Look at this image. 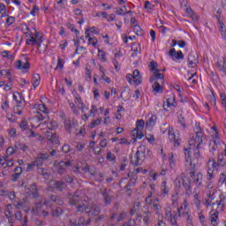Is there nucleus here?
Masks as SVG:
<instances>
[{
	"mask_svg": "<svg viewBox=\"0 0 226 226\" xmlns=\"http://www.w3.org/2000/svg\"><path fill=\"white\" fill-rule=\"evenodd\" d=\"M216 19L219 22V30L221 31L222 37L226 41V27L223 22H222V19H220V16L216 15Z\"/></svg>",
	"mask_w": 226,
	"mask_h": 226,
	"instance_id": "24",
	"label": "nucleus"
},
{
	"mask_svg": "<svg viewBox=\"0 0 226 226\" xmlns=\"http://www.w3.org/2000/svg\"><path fill=\"white\" fill-rule=\"evenodd\" d=\"M196 135H191L189 138V146L184 148V154L185 156V165L189 169H195L199 164V158H200V151L199 147L202 144L204 134L200 132V127L197 126Z\"/></svg>",
	"mask_w": 226,
	"mask_h": 226,
	"instance_id": "1",
	"label": "nucleus"
},
{
	"mask_svg": "<svg viewBox=\"0 0 226 226\" xmlns=\"http://www.w3.org/2000/svg\"><path fill=\"white\" fill-rule=\"evenodd\" d=\"M177 215L179 217L185 216L187 222V226H192V216L190 215V212L188 210V202L186 200L181 205V207L177 209Z\"/></svg>",
	"mask_w": 226,
	"mask_h": 226,
	"instance_id": "10",
	"label": "nucleus"
},
{
	"mask_svg": "<svg viewBox=\"0 0 226 226\" xmlns=\"http://www.w3.org/2000/svg\"><path fill=\"white\" fill-rule=\"evenodd\" d=\"M19 128H21L23 132H25V130H27V121L26 120L21 121L19 124Z\"/></svg>",
	"mask_w": 226,
	"mask_h": 226,
	"instance_id": "61",
	"label": "nucleus"
},
{
	"mask_svg": "<svg viewBox=\"0 0 226 226\" xmlns=\"http://www.w3.org/2000/svg\"><path fill=\"white\" fill-rule=\"evenodd\" d=\"M16 151L13 147H8L6 150V155L5 156H11L12 154H15Z\"/></svg>",
	"mask_w": 226,
	"mask_h": 226,
	"instance_id": "62",
	"label": "nucleus"
},
{
	"mask_svg": "<svg viewBox=\"0 0 226 226\" xmlns=\"http://www.w3.org/2000/svg\"><path fill=\"white\" fill-rule=\"evenodd\" d=\"M151 215V212L149 211H145L143 213L142 218L145 225H149L151 223V221L149 220V215Z\"/></svg>",
	"mask_w": 226,
	"mask_h": 226,
	"instance_id": "33",
	"label": "nucleus"
},
{
	"mask_svg": "<svg viewBox=\"0 0 226 226\" xmlns=\"http://www.w3.org/2000/svg\"><path fill=\"white\" fill-rule=\"evenodd\" d=\"M75 103L79 107V109H82L84 106L82 105V100L80 99V96L75 95Z\"/></svg>",
	"mask_w": 226,
	"mask_h": 226,
	"instance_id": "55",
	"label": "nucleus"
},
{
	"mask_svg": "<svg viewBox=\"0 0 226 226\" xmlns=\"http://www.w3.org/2000/svg\"><path fill=\"white\" fill-rule=\"evenodd\" d=\"M166 218L170 221L171 226H177V221H176V216L172 215V208L170 207L166 208Z\"/></svg>",
	"mask_w": 226,
	"mask_h": 226,
	"instance_id": "20",
	"label": "nucleus"
},
{
	"mask_svg": "<svg viewBox=\"0 0 226 226\" xmlns=\"http://www.w3.org/2000/svg\"><path fill=\"white\" fill-rule=\"evenodd\" d=\"M77 128H79V122H77V120H66L65 121V130H67V132L69 133H72V132H73V130H75V132H77Z\"/></svg>",
	"mask_w": 226,
	"mask_h": 226,
	"instance_id": "16",
	"label": "nucleus"
},
{
	"mask_svg": "<svg viewBox=\"0 0 226 226\" xmlns=\"http://www.w3.org/2000/svg\"><path fill=\"white\" fill-rule=\"evenodd\" d=\"M26 202H27L26 198H24L23 200H20L19 201H18L17 204H15L16 209H22V207L26 206Z\"/></svg>",
	"mask_w": 226,
	"mask_h": 226,
	"instance_id": "38",
	"label": "nucleus"
},
{
	"mask_svg": "<svg viewBox=\"0 0 226 226\" xmlns=\"http://www.w3.org/2000/svg\"><path fill=\"white\" fill-rule=\"evenodd\" d=\"M176 97L174 94H170L166 102L163 103V109L165 112H176L177 109Z\"/></svg>",
	"mask_w": 226,
	"mask_h": 226,
	"instance_id": "11",
	"label": "nucleus"
},
{
	"mask_svg": "<svg viewBox=\"0 0 226 226\" xmlns=\"http://www.w3.org/2000/svg\"><path fill=\"white\" fill-rule=\"evenodd\" d=\"M40 82H41L40 74H34L32 79V86L34 89H36V87L40 86Z\"/></svg>",
	"mask_w": 226,
	"mask_h": 226,
	"instance_id": "30",
	"label": "nucleus"
},
{
	"mask_svg": "<svg viewBox=\"0 0 226 226\" xmlns=\"http://www.w3.org/2000/svg\"><path fill=\"white\" fill-rule=\"evenodd\" d=\"M91 222V219H88V221L86 222V220L84 218H80L78 222V224L75 222H72L71 226H89V223Z\"/></svg>",
	"mask_w": 226,
	"mask_h": 226,
	"instance_id": "31",
	"label": "nucleus"
},
{
	"mask_svg": "<svg viewBox=\"0 0 226 226\" xmlns=\"http://www.w3.org/2000/svg\"><path fill=\"white\" fill-rule=\"evenodd\" d=\"M8 133H9L10 137L15 138V137H17V129L12 127L8 130Z\"/></svg>",
	"mask_w": 226,
	"mask_h": 226,
	"instance_id": "57",
	"label": "nucleus"
},
{
	"mask_svg": "<svg viewBox=\"0 0 226 226\" xmlns=\"http://www.w3.org/2000/svg\"><path fill=\"white\" fill-rule=\"evenodd\" d=\"M26 192L27 195H31L34 199L38 197V189L36 188L35 185L30 186V188L26 189Z\"/></svg>",
	"mask_w": 226,
	"mask_h": 226,
	"instance_id": "26",
	"label": "nucleus"
},
{
	"mask_svg": "<svg viewBox=\"0 0 226 226\" xmlns=\"http://www.w3.org/2000/svg\"><path fill=\"white\" fill-rule=\"evenodd\" d=\"M197 63H199L198 57L190 55L188 57L189 68H195V66H197Z\"/></svg>",
	"mask_w": 226,
	"mask_h": 226,
	"instance_id": "28",
	"label": "nucleus"
},
{
	"mask_svg": "<svg viewBox=\"0 0 226 226\" xmlns=\"http://www.w3.org/2000/svg\"><path fill=\"white\" fill-rule=\"evenodd\" d=\"M11 209H13V207L11 204H8L4 212L6 218H10V216H11Z\"/></svg>",
	"mask_w": 226,
	"mask_h": 226,
	"instance_id": "47",
	"label": "nucleus"
},
{
	"mask_svg": "<svg viewBox=\"0 0 226 226\" xmlns=\"http://www.w3.org/2000/svg\"><path fill=\"white\" fill-rule=\"evenodd\" d=\"M169 162L170 167H174L176 165V159L174 158L173 153L169 154Z\"/></svg>",
	"mask_w": 226,
	"mask_h": 226,
	"instance_id": "50",
	"label": "nucleus"
},
{
	"mask_svg": "<svg viewBox=\"0 0 226 226\" xmlns=\"http://www.w3.org/2000/svg\"><path fill=\"white\" fill-rule=\"evenodd\" d=\"M1 56L3 57H4V59H9V60H13L15 59V56H13V55L11 54V52L10 51H3L1 53Z\"/></svg>",
	"mask_w": 226,
	"mask_h": 226,
	"instance_id": "36",
	"label": "nucleus"
},
{
	"mask_svg": "<svg viewBox=\"0 0 226 226\" xmlns=\"http://www.w3.org/2000/svg\"><path fill=\"white\" fill-rule=\"evenodd\" d=\"M150 69L154 74L150 79L151 82H153V80H163V74L160 73V70H158V64L156 62L150 63Z\"/></svg>",
	"mask_w": 226,
	"mask_h": 226,
	"instance_id": "14",
	"label": "nucleus"
},
{
	"mask_svg": "<svg viewBox=\"0 0 226 226\" xmlns=\"http://www.w3.org/2000/svg\"><path fill=\"white\" fill-rule=\"evenodd\" d=\"M34 110H36L37 114H41V113L45 114V113L49 112L47 106H45V104H43V102L35 103L34 105Z\"/></svg>",
	"mask_w": 226,
	"mask_h": 226,
	"instance_id": "22",
	"label": "nucleus"
},
{
	"mask_svg": "<svg viewBox=\"0 0 226 226\" xmlns=\"http://www.w3.org/2000/svg\"><path fill=\"white\" fill-rule=\"evenodd\" d=\"M26 133H27V137H39L40 140H43V138L41 137V135L37 134L34 131H29Z\"/></svg>",
	"mask_w": 226,
	"mask_h": 226,
	"instance_id": "51",
	"label": "nucleus"
},
{
	"mask_svg": "<svg viewBox=\"0 0 226 226\" xmlns=\"http://www.w3.org/2000/svg\"><path fill=\"white\" fill-rule=\"evenodd\" d=\"M154 210L155 211L156 215H160L162 211V207L156 203L153 204Z\"/></svg>",
	"mask_w": 226,
	"mask_h": 226,
	"instance_id": "59",
	"label": "nucleus"
},
{
	"mask_svg": "<svg viewBox=\"0 0 226 226\" xmlns=\"http://www.w3.org/2000/svg\"><path fill=\"white\" fill-rule=\"evenodd\" d=\"M97 57L102 61V63H107V53L105 51L98 49V54Z\"/></svg>",
	"mask_w": 226,
	"mask_h": 226,
	"instance_id": "32",
	"label": "nucleus"
},
{
	"mask_svg": "<svg viewBox=\"0 0 226 226\" xmlns=\"http://www.w3.org/2000/svg\"><path fill=\"white\" fill-rule=\"evenodd\" d=\"M215 189H210L207 194V200H205L204 205L207 209H211L210 212V222L212 226H218L216 220H218V211H223L225 203L222 197L215 194Z\"/></svg>",
	"mask_w": 226,
	"mask_h": 226,
	"instance_id": "2",
	"label": "nucleus"
},
{
	"mask_svg": "<svg viewBox=\"0 0 226 226\" xmlns=\"http://www.w3.org/2000/svg\"><path fill=\"white\" fill-rule=\"evenodd\" d=\"M77 49H76V54H79L80 56H84L85 54H87V49L86 48L79 46V41H74Z\"/></svg>",
	"mask_w": 226,
	"mask_h": 226,
	"instance_id": "29",
	"label": "nucleus"
},
{
	"mask_svg": "<svg viewBox=\"0 0 226 226\" xmlns=\"http://www.w3.org/2000/svg\"><path fill=\"white\" fill-rule=\"evenodd\" d=\"M183 1L184 2H181V6L185 7L184 10H185V11H186L188 17H190V19H192V20L194 22H197V20H199V16L193 12L192 8L186 7V2H185V0H183Z\"/></svg>",
	"mask_w": 226,
	"mask_h": 226,
	"instance_id": "19",
	"label": "nucleus"
},
{
	"mask_svg": "<svg viewBox=\"0 0 226 226\" xmlns=\"http://www.w3.org/2000/svg\"><path fill=\"white\" fill-rule=\"evenodd\" d=\"M169 139L174 143L175 147L181 146V139H179V132H174V128L170 127L168 131Z\"/></svg>",
	"mask_w": 226,
	"mask_h": 226,
	"instance_id": "13",
	"label": "nucleus"
},
{
	"mask_svg": "<svg viewBox=\"0 0 226 226\" xmlns=\"http://www.w3.org/2000/svg\"><path fill=\"white\" fill-rule=\"evenodd\" d=\"M0 87H4V91H11L13 85L11 82L5 84L4 81H0Z\"/></svg>",
	"mask_w": 226,
	"mask_h": 226,
	"instance_id": "34",
	"label": "nucleus"
},
{
	"mask_svg": "<svg viewBox=\"0 0 226 226\" xmlns=\"http://www.w3.org/2000/svg\"><path fill=\"white\" fill-rule=\"evenodd\" d=\"M139 207H140V201L139 200H136L134 202L133 208L131 209V215L132 216H133V215H135V213H137V211L139 210Z\"/></svg>",
	"mask_w": 226,
	"mask_h": 226,
	"instance_id": "37",
	"label": "nucleus"
},
{
	"mask_svg": "<svg viewBox=\"0 0 226 226\" xmlns=\"http://www.w3.org/2000/svg\"><path fill=\"white\" fill-rule=\"evenodd\" d=\"M169 56L173 59V61H179V59H185V55H183V51H177L174 48L170 50Z\"/></svg>",
	"mask_w": 226,
	"mask_h": 226,
	"instance_id": "17",
	"label": "nucleus"
},
{
	"mask_svg": "<svg viewBox=\"0 0 226 226\" xmlns=\"http://www.w3.org/2000/svg\"><path fill=\"white\" fill-rule=\"evenodd\" d=\"M14 68L21 72V73H28L31 68V64L27 61V56H22L19 60L14 63Z\"/></svg>",
	"mask_w": 226,
	"mask_h": 226,
	"instance_id": "9",
	"label": "nucleus"
},
{
	"mask_svg": "<svg viewBox=\"0 0 226 226\" xmlns=\"http://www.w3.org/2000/svg\"><path fill=\"white\" fill-rule=\"evenodd\" d=\"M145 137H146L147 142H149L150 144L154 143L155 139L153 134L147 132V133H145Z\"/></svg>",
	"mask_w": 226,
	"mask_h": 226,
	"instance_id": "48",
	"label": "nucleus"
},
{
	"mask_svg": "<svg viewBox=\"0 0 226 226\" xmlns=\"http://www.w3.org/2000/svg\"><path fill=\"white\" fill-rule=\"evenodd\" d=\"M39 121H41V123H47L49 121V115H43L40 114L38 117Z\"/></svg>",
	"mask_w": 226,
	"mask_h": 226,
	"instance_id": "54",
	"label": "nucleus"
},
{
	"mask_svg": "<svg viewBox=\"0 0 226 226\" xmlns=\"http://www.w3.org/2000/svg\"><path fill=\"white\" fill-rule=\"evenodd\" d=\"M26 34V45H33L37 47L40 52H45L47 50V44L43 42V35L33 28L31 32H25Z\"/></svg>",
	"mask_w": 226,
	"mask_h": 226,
	"instance_id": "4",
	"label": "nucleus"
},
{
	"mask_svg": "<svg viewBox=\"0 0 226 226\" xmlns=\"http://www.w3.org/2000/svg\"><path fill=\"white\" fill-rule=\"evenodd\" d=\"M66 26L68 27V29H70L72 33H74L76 34V36H79V30H77V28H75V26L72 25L71 23H67Z\"/></svg>",
	"mask_w": 226,
	"mask_h": 226,
	"instance_id": "49",
	"label": "nucleus"
},
{
	"mask_svg": "<svg viewBox=\"0 0 226 226\" xmlns=\"http://www.w3.org/2000/svg\"><path fill=\"white\" fill-rule=\"evenodd\" d=\"M156 115H153L150 118H149V120H148V124L150 125V126H153V124H154V123H156Z\"/></svg>",
	"mask_w": 226,
	"mask_h": 226,
	"instance_id": "64",
	"label": "nucleus"
},
{
	"mask_svg": "<svg viewBox=\"0 0 226 226\" xmlns=\"http://www.w3.org/2000/svg\"><path fill=\"white\" fill-rule=\"evenodd\" d=\"M146 160V147L139 146L135 153L131 154V163L132 165H142Z\"/></svg>",
	"mask_w": 226,
	"mask_h": 226,
	"instance_id": "6",
	"label": "nucleus"
},
{
	"mask_svg": "<svg viewBox=\"0 0 226 226\" xmlns=\"http://www.w3.org/2000/svg\"><path fill=\"white\" fill-rule=\"evenodd\" d=\"M153 90L154 91V93H162L163 91V87L160 86V83H158L157 81L155 83H154L153 85Z\"/></svg>",
	"mask_w": 226,
	"mask_h": 226,
	"instance_id": "39",
	"label": "nucleus"
},
{
	"mask_svg": "<svg viewBox=\"0 0 226 226\" xmlns=\"http://www.w3.org/2000/svg\"><path fill=\"white\" fill-rule=\"evenodd\" d=\"M94 16L99 17V18L102 17V19H106L107 12H105V11H96V12L94 13Z\"/></svg>",
	"mask_w": 226,
	"mask_h": 226,
	"instance_id": "58",
	"label": "nucleus"
},
{
	"mask_svg": "<svg viewBox=\"0 0 226 226\" xmlns=\"http://www.w3.org/2000/svg\"><path fill=\"white\" fill-rule=\"evenodd\" d=\"M133 30L135 31L136 34H142V29L140 28V26L139 25H134Z\"/></svg>",
	"mask_w": 226,
	"mask_h": 226,
	"instance_id": "63",
	"label": "nucleus"
},
{
	"mask_svg": "<svg viewBox=\"0 0 226 226\" xmlns=\"http://www.w3.org/2000/svg\"><path fill=\"white\" fill-rule=\"evenodd\" d=\"M202 181V173H198L195 175V173L191 172L187 175V178L183 179V183L185 185V188L187 190V193L190 194V183H196L199 185Z\"/></svg>",
	"mask_w": 226,
	"mask_h": 226,
	"instance_id": "8",
	"label": "nucleus"
},
{
	"mask_svg": "<svg viewBox=\"0 0 226 226\" xmlns=\"http://www.w3.org/2000/svg\"><path fill=\"white\" fill-rule=\"evenodd\" d=\"M67 197L69 199L68 203L70 206H76L79 213L86 211L90 216H98V215H100V207L94 204L89 206L87 203H79V195H72V193H68Z\"/></svg>",
	"mask_w": 226,
	"mask_h": 226,
	"instance_id": "3",
	"label": "nucleus"
},
{
	"mask_svg": "<svg viewBox=\"0 0 226 226\" xmlns=\"http://www.w3.org/2000/svg\"><path fill=\"white\" fill-rule=\"evenodd\" d=\"M131 137L134 142H137V140H140L144 137V132L134 128L131 132Z\"/></svg>",
	"mask_w": 226,
	"mask_h": 226,
	"instance_id": "21",
	"label": "nucleus"
},
{
	"mask_svg": "<svg viewBox=\"0 0 226 226\" xmlns=\"http://www.w3.org/2000/svg\"><path fill=\"white\" fill-rule=\"evenodd\" d=\"M49 130H56L57 128V122L51 121L49 124L48 125Z\"/></svg>",
	"mask_w": 226,
	"mask_h": 226,
	"instance_id": "60",
	"label": "nucleus"
},
{
	"mask_svg": "<svg viewBox=\"0 0 226 226\" xmlns=\"http://www.w3.org/2000/svg\"><path fill=\"white\" fill-rule=\"evenodd\" d=\"M0 164L4 169H6V167H8V155H4L0 158Z\"/></svg>",
	"mask_w": 226,
	"mask_h": 226,
	"instance_id": "43",
	"label": "nucleus"
},
{
	"mask_svg": "<svg viewBox=\"0 0 226 226\" xmlns=\"http://www.w3.org/2000/svg\"><path fill=\"white\" fill-rule=\"evenodd\" d=\"M220 98H221V103H222V107H223L224 109H226V94H223V93H222V94H220Z\"/></svg>",
	"mask_w": 226,
	"mask_h": 226,
	"instance_id": "56",
	"label": "nucleus"
},
{
	"mask_svg": "<svg viewBox=\"0 0 226 226\" xmlns=\"http://www.w3.org/2000/svg\"><path fill=\"white\" fill-rule=\"evenodd\" d=\"M117 15H126V13H132V11L127 10L126 6H124L117 11Z\"/></svg>",
	"mask_w": 226,
	"mask_h": 226,
	"instance_id": "40",
	"label": "nucleus"
},
{
	"mask_svg": "<svg viewBox=\"0 0 226 226\" xmlns=\"http://www.w3.org/2000/svg\"><path fill=\"white\" fill-rule=\"evenodd\" d=\"M197 63H199L198 57L190 55L188 57L189 68H195V66H197Z\"/></svg>",
	"mask_w": 226,
	"mask_h": 226,
	"instance_id": "27",
	"label": "nucleus"
},
{
	"mask_svg": "<svg viewBox=\"0 0 226 226\" xmlns=\"http://www.w3.org/2000/svg\"><path fill=\"white\" fill-rule=\"evenodd\" d=\"M58 174H64L66 172V169H68V167H70L71 163L70 162H55L54 163Z\"/></svg>",
	"mask_w": 226,
	"mask_h": 226,
	"instance_id": "15",
	"label": "nucleus"
},
{
	"mask_svg": "<svg viewBox=\"0 0 226 226\" xmlns=\"http://www.w3.org/2000/svg\"><path fill=\"white\" fill-rule=\"evenodd\" d=\"M145 122L144 120H138L136 122V129H138L139 132H142V130H144V125H145Z\"/></svg>",
	"mask_w": 226,
	"mask_h": 226,
	"instance_id": "45",
	"label": "nucleus"
},
{
	"mask_svg": "<svg viewBox=\"0 0 226 226\" xmlns=\"http://www.w3.org/2000/svg\"><path fill=\"white\" fill-rule=\"evenodd\" d=\"M49 187L50 188V190H54L56 188L59 192H62V190H64L66 188V185H64L63 182L50 180L49 183Z\"/></svg>",
	"mask_w": 226,
	"mask_h": 226,
	"instance_id": "18",
	"label": "nucleus"
},
{
	"mask_svg": "<svg viewBox=\"0 0 226 226\" xmlns=\"http://www.w3.org/2000/svg\"><path fill=\"white\" fill-rule=\"evenodd\" d=\"M48 140H50L53 144H59V139L56 134L48 135Z\"/></svg>",
	"mask_w": 226,
	"mask_h": 226,
	"instance_id": "44",
	"label": "nucleus"
},
{
	"mask_svg": "<svg viewBox=\"0 0 226 226\" xmlns=\"http://www.w3.org/2000/svg\"><path fill=\"white\" fill-rule=\"evenodd\" d=\"M51 206L52 204H50V202L41 200L39 203H36V205L32 208V211L34 215L41 214L42 216H47Z\"/></svg>",
	"mask_w": 226,
	"mask_h": 226,
	"instance_id": "7",
	"label": "nucleus"
},
{
	"mask_svg": "<svg viewBox=\"0 0 226 226\" xmlns=\"http://www.w3.org/2000/svg\"><path fill=\"white\" fill-rule=\"evenodd\" d=\"M0 15L1 17H8V11H6V6L4 4H0Z\"/></svg>",
	"mask_w": 226,
	"mask_h": 226,
	"instance_id": "42",
	"label": "nucleus"
},
{
	"mask_svg": "<svg viewBox=\"0 0 226 226\" xmlns=\"http://www.w3.org/2000/svg\"><path fill=\"white\" fill-rule=\"evenodd\" d=\"M126 80L129 82V84L139 86V84L142 82V77L140 76V72H139V70H135L132 72V74H127Z\"/></svg>",
	"mask_w": 226,
	"mask_h": 226,
	"instance_id": "12",
	"label": "nucleus"
},
{
	"mask_svg": "<svg viewBox=\"0 0 226 226\" xmlns=\"http://www.w3.org/2000/svg\"><path fill=\"white\" fill-rule=\"evenodd\" d=\"M100 124H102V118H97L90 124L89 127L96 128V126H100Z\"/></svg>",
	"mask_w": 226,
	"mask_h": 226,
	"instance_id": "46",
	"label": "nucleus"
},
{
	"mask_svg": "<svg viewBox=\"0 0 226 226\" xmlns=\"http://www.w3.org/2000/svg\"><path fill=\"white\" fill-rule=\"evenodd\" d=\"M214 140L210 142V146L212 147L213 151L218 147V145L220 144V139H218V136H215Z\"/></svg>",
	"mask_w": 226,
	"mask_h": 226,
	"instance_id": "35",
	"label": "nucleus"
},
{
	"mask_svg": "<svg viewBox=\"0 0 226 226\" xmlns=\"http://www.w3.org/2000/svg\"><path fill=\"white\" fill-rule=\"evenodd\" d=\"M225 159L223 157L218 156L217 163L215 159H209L207 162V177L208 180L213 179L215 177V172H216V167L221 165L223 167L225 165Z\"/></svg>",
	"mask_w": 226,
	"mask_h": 226,
	"instance_id": "5",
	"label": "nucleus"
},
{
	"mask_svg": "<svg viewBox=\"0 0 226 226\" xmlns=\"http://www.w3.org/2000/svg\"><path fill=\"white\" fill-rule=\"evenodd\" d=\"M77 135H79V137H84V135H86V128H84V126L80 127V129L79 130V128L77 127V131H76Z\"/></svg>",
	"mask_w": 226,
	"mask_h": 226,
	"instance_id": "53",
	"label": "nucleus"
},
{
	"mask_svg": "<svg viewBox=\"0 0 226 226\" xmlns=\"http://www.w3.org/2000/svg\"><path fill=\"white\" fill-rule=\"evenodd\" d=\"M154 9V5L151 4L149 1L145 2V10L147 11H151V10Z\"/></svg>",
	"mask_w": 226,
	"mask_h": 226,
	"instance_id": "52",
	"label": "nucleus"
},
{
	"mask_svg": "<svg viewBox=\"0 0 226 226\" xmlns=\"http://www.w3.org/2000/svg\"><path fill=\"white\" fill-rule=\"evenodd\" d=\"M87 40H88V45H93L95 49H100V45H98V39L91 36V34L85 33Z\"/></svg>",
	"mask_w": 226,
	"mask_h": 226,
	"instance_id": "23",
	"label": "nucleus"
},
{
	"mask_svg": "<svg viewBox=\"0 0 226 226\" xmlns=\"http://www.w3.org/2000/svg\"><path fill=\"white\" fill-rule=\"evenodd\" d=\"M43 165V161L38 155L34 162L27 165V170H31L34 167H41Z\"/></svg>",
	"mask_w": 226,
	"mask_h": 226,
	"instance_id": "25",
	"label": "nucleus"
},
{
	"mask_svg": "<svg viewBox=\"0 0 226 226\" xmlns=\"http://www.w3.org/2000/svg\"><path fill=\"white\" fill-rule=\"evenodd\" d=\"M64 68V59L58 57L56 70H63Z\"/></svg>",
	"mask_w": 226,
	"mask_h": 226,
	"instance_id": "41",
	"label": "nucleus"
}]
</instances>
